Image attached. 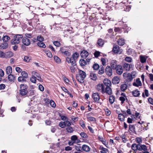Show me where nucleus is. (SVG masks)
Returning a JSON list of instances; mask_svg holds the SVG:
<instances>
[{"instance_id": "nucleus-1", "label": "nucleus", "mask_w": 153, "mask_h": 153, "mask_svg": "<svg viewBox=\"0 0 153 153\" xmlns=\"http://www.w3.org/2000/svg\"><path fill=\"white\" fill-rule=\"evenodd\" d=\"M86 76V74L85 72L79 69L78 70V73L76 74V79L81 83L84 82Z\"/></svg>"}, {"instance_id": "nucleus-2", "label": "nucleus", "mask_w": 153, "mask_h": 153, "mask_svg": "<svg viewBox=\"0 0 153 153\" xmlns=\"http://www.w3.org/2000/svg\"><path fill=\"white\" fill-rule=\"evenodd\" d=\"M23 36L21 35L18 34L14 36L13 39L11 41L12 45H15L19 43L22 38Z\"/></svg>"}, {"instance_id": "nucleus-3", "label": "nucleus", "mask_w": 153, "mask_h": 153, "mask_svg": "<svg viewBox=\"0 0 153 153\" xmlns=\"http://www.w3.org/2000/svg\"><path fill=\"white\" fill-rule=\"evenodd\" d=\"M27 87L26 85L21 84L20 86V94L24 96L26 95L28 92Z\"/></svg>"}, {"instance_id": "nucleus-4", "label": "nucleus", "mask_w": 153, "mask_h": 153, "mask_svg": "<svg viewBox=\"0 0 153 153\" xmlns=\"http://www.w3.org/2000/svg\"><path fill=\"white\" fill-rule=\"evenodd\" d=\"M92 98L95 102L98 103H100V104L101 103L99 102L100 100V96L99 94L97 93H94L92 95Z\"/></svg>"}, {"instance_id": "nucleus-5", "label": "nucleus", "mask_w": 153, "mask_h": 153, "mask_svg": "<svg viewBox=\"0 0 153 153\" xmlns=\"http://www.w3.org/2000/svg\"><path fill=\"white\" fill-rule=\"evenodd\" d=\"M112 51L114 53L120 54L122 52L123 50L122 49L120 48L118 45H116L113 46Z\"/></svg>"}, {"instance_id": "nucleus-6", "label": "nucleus", "mask_w": 153, "mask_h": 153, "mask_svg": "<svg viewBox=\"0 0 153 153\" xmlns=\"http://www.w3.org/2000/svg\"><path fill=\"white\" fill-rule=\"evenodd\" d=\"M71 124L70 122L67 120L60 122L59 124V126L61 128H64L66 126H70Z\"/></svg>"}, {"instance_id": "nucleus-7", "label": "nucleus", "mask_w": 153, "mask_h": 153, "mask_svg": "<svg viewBox=\"0 0 153 153\" xmlns=\"http://www.w3.org/2000/svg\"><path fill=\"white\" fill-rule=\"evenodd\" d=\"M123 76L127 82H130L133 79V78L130 75V73H124L123 74Z\"/></svg>"}, {"instance_id": "nucleus-8", "label": "nucleus", "mask_w": 153, "mask_h": 153, "mask_svg": "<svg viewBox=\"0 0 153 153\" xmlns=\"http://www.w3.org/2000/svg\"><path fill=\"white\" fill-rule=\"evenodd\" d=\"M105 72L108 76H111L113 74L111 68L110 66H107L105 69Z\"/></svg>"}, {"instance_id": "nucleus-9", "label": "nucleus", "mask_w": 153, "mask_h": 153, "mask_svg": "<svg viewBox=\"0 0 153 153\" xmlns=\"http://www.w3.org/2000/svg\"><path fill=\"white\" fill-rule=\"evenodd\" d=\"M66 61L68 63H71L72 65L75 66L76 65L75 60L72 57H67L66 58Z\"/></svg>"}, {"instance_id": "nucleus-10", "label": "nucleus", "mask_w": 153, "mask_h": 153, "mask_svg": "<svg viewBox=\"0 0 153 153\" xmlns=\"http://www.w3.org/2000/svg\"><path fill=\"white\" fill-rule=\"evenodd\" d=\"M114 69L116 70L117 73L119 75H121L123 73V70L122 68V67L121 65H117L116 69Z\"/></svg>"}, {"instance_id": "nucleus-11", "label": "nucleus", "mask_w": 153, "mask_h": 153, "mask_svg": "<svg viewBox=\"0 0 153 153\" xmlns=\"http://www.w3.org/2000/svg\"><path fill=\"white\" fill-rule=\"evenodd\" d=\"M105 87L103 84H99L96 86V89L97 91H100L102 94L104 92Z\"/></svg>"}, {"instance_id": "nucleus-12", "label": "nucleus", "mask_w": 153, "mask_h": 153, "mask_svg": "<svg viewBox=\"0 0 153 153\" xmlns=\"http://www.w3.org/2000/svg\"><path fill=\"white\" fill-rule=\"evenodd\" d=\"M32 76L33 77H35L38 80L41 81L42 80L41 76L40 74H38L37 72L35 71H33L32 72Z\"/></svg>"}, {"instance_id": "nucleus-13", "label": "nucleus", "mask_w": 153, "mask_h": 153, "mask_svg": "<svg viewBox=\"0 0 153 153\" xmlns=\"http://www.w3.org/2000/svg\"><path fill=\"white\" fill-rule=\"evenodd\" d=\"M132 65L131 64H129L128 63H124L123 65L124 69L126 71H129L130 69L132 68Z\"/></svg>"}, {"instance_id": "nucleus-14", "label": "nucleus", "mask_w": 153, "mask_h": 153, "mask_svg": "<svg viewBox=\"0 0 153 153\" xmlns=\"http://www.w3.org/2000/svg\"><path fill=\"white\" fill-rule=\"evenodd\" d=\"M104 92H103L102 94L106 93L107 94L109 95H111L112 94V90L110 87H106L104 89Z\"/></svg>"}, {"instance_id": "nucleus-15", "label": "nucleus", "mask_w": 153, "mask_h": 153, "mask_svg": "<svg viewBox=\"0 0 153 153\" xmlns=\"http://www.w3.org/2000/svg\"><path fill=\"white\" fill-rule=\"evenodd\" d=\"M88 55V52L85 50L82 51L80 53V56L81 57L84 59H85Z\"/></svg>"}, {"instance_id": "nucleus-16", "label": "nucleus", "mask_w": 153, "mask_h": 153, "mask_svg": "<svg viewBox=\"0 0 153 153\" xmlns=\"http://www.w3.org/2000/svg\"><path fill=\"white\" fill-rule=\"evenodd\" d=\"M103 83L104 85L106 87H111V83L110 80L107 79H105L103 80Z\"/></svg>"}, {"instance_id": "nucleus-17", "label": "nucleus", "mask_w": 153, "mask_h": 153, "mask_svg": "<svg viewBox=\"0 0 153 153\" xmlns=\"http://www.w3.org/2000/svg\"><path fill=\"white\" fill-rule=\"evenodd\" d=\"M138 150L139 151H147V146L144 145H141L139 144H138Z\"/></svg>"}, {"instance_id": "nucleus-18", "label": "nucleus", "mask_w": 153, "mask_h": 153, "mask_svg": "<svg viewBox=\"0 0 153 153\" xmlns=\"http://www.w3.org/2000/svg\"><path fill=\"white\" fill-rule=\"evenodd\" d=\"M22 42L23 44L26 46L29 45L30 43V40L26 37H24L22 39Z\"/></svg>"}, {"instance_id": "nucleus-19", "label": "nucleus", "mask_w": 153, "mask_h": 153, "mask_svg": "<svg viewBox=\"0 0 153 153\" xmlns=\"http://www.w3.org/2000/svg\"><path fill=\"white\" fill-rule=\"evenodd\" d=\"M133 85L138 87L142 85V83L139 78L137 79H136V82H134L133 83Z\"/></svg>"}, {"instance_id": "nucleus-20", "label": "nucleus", "mask_w": 153, "mask_h": 153, "mask_svg": "<svg viewBox=\"0 0 153 153\" xmlns=\"http://www.w3.org/2000/svg\"><path fill=\"white\" fill-rule=\"evenodd\" d=\"M120 81L119 78L117 76L114 77L112 80V82L113 84H118Z\"/></svg>"}, {"instance_id": "nucleus-21", "label": "nucleus", "mask_w": 153, "mask_h": 153, "mask_svg": "<svg viewBox=\"0 0 153 153\" xmlns=\"http://www.w3.org/2000/svg\"><path fill=\"white\" fill-rule=\"evenodd\" d=\"M4 58H8L13 56V53L11 51H8L4 53Z\"/></svg>"}, {"instance_id": "nucleus-22", "label": "nucleus", "mask_w": 153, "mask_h": 153, "mask_svg": "<svg viewBox=\"0 0 153 153\" xmlns=\"http://www.w3.org/2000/svg\"><path fill=\"white\" fill-rule=\"evenodd\" d=\"M117 61L116 60H113L111 61L110 64L113 70L116 69L117 67Z\"/></svg>"}, {"instance_id": "nucleus-23", "label": "nucleus", "mask_w": 153, "mask_h": 153, "mask_svg": "<svg viewBox=\"0 0 153 153\" xmlns=\"http://www.w3.org/2000/svg\"><path fill=\"white\" fill-rule=\"evenodd\" d=\"M82 149L83 150L87 152L90 151V148L88 145L84 144L82 145Z\"/></svg>"}, {"instance_id": "nucleus-24", "label": "nucleus", "mask_w": 153, "mask_h": 153, "mask_svg": "<svg viewBox=\"0 0 153 153\" xmlns=\"http://www.w3.org/2000/svg\"><path fill=\"white\" fill-rule=\"evenodd\" d=\"M132 94L134 97H137L140 95V93L138 90H136L132 92Z\"/></svg>"}, {"instance_id": "nucleus-25", "label": "nucleus", "mask_w": 153, "mask_h": 153, "mask_svg": "<svg viewBox=\"0 0 153 153\" xmlns=\"http://www.w3.org/2000/svg\"><path fill=\"white\" fill-rule=\"evenodd\" d=\"M97 44L99 46L102 47L104 44L103 40L101 39H99L97 42Z\"/></svg>"}, {"instance_id": "nucleus-26", "label": "nucleus", "mask_w": 153, "mask_h": 153, "mask_svg": "<svg viewBox=\"0 0 153 153\" xmlns=\"http://www.w3.org/2000/svg\"><path fill=\"white\" fill-rule=\"evenodd\" d=\"M12 72V68L10 66H7L6 69V73L8 74H10Z\"/></svg>"}, {"instance_id": "nucleus-27", "label": "nucleus", "mask_w": 153, "mask_h": 153, "mask_svg": "<svg viewBox=\"0 0 153 153\" xmlns=\"http://www.w3.org/2000/svg\"><path fill=\"white\" fill-rule=\"evenodd\" d=\"M90 76L91 79L95 81L97 79V77L96 74L94 73H91L90 75Z\"/></svg>"}, {"instance_id": "nucleus-28", "label": "nucleus", "mask_w": 153, "mask_h": 153, "mask_svg": "<svg viewBox=\"0 0 153 153\" xmlns=\"http://www.w3.org/2000/svg\"><path fill=\"white\" fill-rule=\"evenodd\" d=\"M127 88V85L126 84H122L120 87V89L121 91H125Z\"/></svg>"}, {"instance_id": "nucleus-29", "label": "nucleus", "mask_w": 153, "mask_h": 153, "mask_svg": "<svg viewBox=\"0 0 153 153\" xmlns=\"http://www.w3.org/2000/svg\"><path fill=\"white\" fill-rule=\"evenodd\" d=\"M8 44L6 42L2 43L0 45L1 48L2 49H5L7 48Z\"/></svg>"}, {"instance_id": "nucleus-30", "label": "nucleus", "mask_w": 153, "mask_h": 153, "mask_svg": "<svg viewBox=\"0 0 153 153\" xmlns=\"http://www.w3.org/2000/svg\"><path fill=\"white\" fill-rule=\"evenodd\" d=\"M105 71V70L104 69V67L103 66H100V69L98 72V73L99 74L101 75L104 73Z\"/></svg>"}, {"instance_id": "nucleus-31", "label": "nucleus", "mask_w": 153, "mask_h": 153, "mask_svg": "<svg viewBox=\"0 0 153 153\" xmlns=\"http://www.w3.org/2000/svg\"><path fill=\"white\" fill-rule=\"evenodd\" d=\"M100 149L101 150L100 151L101 153H107L108 151L107 149L104 148L102 146L100 147Z\"/></svg>"}, {"instance_id": "nucleus-32", "label": "nucleus", "mask_w": 153, "mask_h": 153, "mask_svg": "<svg viewBox=\"0 0 153 153\" xmlns=\"http://www.w3.org/2000/svg\"><path fill=\"white\" fill-rule=\"evenodd\" d=\"M79 63L80 65L82 66H84L87 64L86 62L83 59H81L80 60Z\"/></svg>"}, {"instance_id": "nucleus-33", "label": "nucleus", "mask_w": 153, "mask_h": 153, "mask_svg": "<svg viewBox=\"0 0 153 153\" xmlns=\"http://www.w3.org/2000/svg\"><path fill=\"white\" fill-rule=\"evenodd\" d=\"M131 149L134 151H137L138 150V144L134 143L132 144L131 146Z\"/></svg>"}, {"instance_id": "nucleus-34", "label": "nucleus", "mask_w": 153, "mask_h": 153, "mask_svg": "<svg viewBox=\"0 0 153 153\" xmlns=\"http://www.w3.org/2000/svg\"><path fill=\"white\" fill-rule=\"evenodd\" d=\"M66 129L68 132L69 133H72L73 132L74 130L73 128L70 126H67Z\"/></svg>"}, {"instance_id": "nucleus-35", "label": "nucleus", "mask_w": 153, "mask_h": 153, "mask_svg": "<svg viewBox=\"0 0 153 153\" xmlns=\"http://www.w3.org/2000/svg\"><path fill=\"white\" fill-rule=\"evenodd\" d=\"M44 52L46 53L47 56L49 58H51L53 55L51 51L48 50H45Z\"/></svg>"}, {"instance_id": "nucleus-36", "label": "nucleus", "mask_w": 153, "mask_h": 153, "mask_svg": "<svg viewBox=\"0 0 153 153\" xmlns=\"http://www.w3.org/2000/svg\"><path fill=\"white\" fill-rule=\"evenodd\" d=\"M125 41L123 39H119L117 41L118 44L120 45H123L125 43Z\"/></svg>"}, {"instance_id": "nucleus-37", "label": "nucleus", "mask_w": 153, "mask_h": 153, "mask_svg": "<svg viewBox=\"0 0 153 153\" xmlns=\"http://www.w3.org/2000/svg\"><path fill=\"white\" fill-rule=\"evenodd\" d=\"M129 128L132 132L134 133L135 131V126L134 125H129Z\"/></svg>"}, {"instance_id": "nucleus-38", "label": "nucleus", "mask_w": 153, "mask_h": 153, "mask_svg": "<svg viewBox=\"0 0 153 153\" xmlns=\"http://www.w3.org/2000/svg\"><path fill=\"white\" fill-rule=\"evenodd\" d=\"M8 79L9 81L10 82L14 81L15 79V76L14 75L11 74H10L8 76Z\"/></svg>"}, {"instance_id": "nucleus-39", "label": "nucleus", "mask_w": 153, "mask_h": 153, "mask_svg": "<svg viewBox=\"0 0 153 153\" xmlns=\"http://www.w3.org/2000/svg\"><path fill=\"white\" fill-rule=\"evenodd\" d=\"M118 118L119 120L123 122L124 120V116L123 114H119Z\"/></svg>"}, {"instance_id": "nucleus-40", "label": "nucleus", "mask_w": 153, "mask_h": 153, "mask_svg": "<svg viewBox=\"0 0 153 153\" xmlns=\"http://www.w3.org/2000/svg\"><path fill=\"white\" fill-rule=\"evenodd\" d=\"M115 100V97L113 96H110L109 98V101L111 104H112Z\"/></svg>"}, {"instance_id": "nucleus-41", "label": "nucleus", "mask_w": 153, "mask_h": 153, "mask_svg": "<svg viewBox=\"0 0 153 153\" xmlns=\"http://www.w3.org/2000/svg\"><path fill=\"white\" fill-rule=\"evenodd\" d=\"M37 45L39 47L43 48H45L46 47V45L45 44L42 42H39L37 43Z\"/></svg>"}, {"instance_id": "nucleus-42", "label": "nucleus", "mask_w": 153, "mask_h": 153, "mask_svg": "<svg viewBox=\"0 0 153 153\" xmlns=\"http://www.w3.org/2000/svg\"><path fill=\"white\" fill-rule=\"evenodd\" d=\"M79 56V54L77 52H75L73 54L72 58H74V60H75L76 59H77Z\"/></svg>"}, {"instance_id": "nucleus-43", "label": "nucleus", "mask_w": 153, "mask_h": 153, "mask_svg": "<svg viewBox=\"0 0 153 153\" xmlns=\"http://www.w3.org/2000/svg\"><path fill=\"white\" fill-rule=\"evenodd\" d=\"M53 58L54 60L56 63H60L61 61V59L58 56H54Z\"/></svg>"}, {"instance_id": "nucleus-44", "label": "nucleus", "mask_w": 153, "mask_h": 153, "mask_svg": "<svg viewBox=\"0 0 153 153\" xmlns=\"http://www.w3.org/2000/svg\"><path fill=\"white\" fill-rule=\"evenodd\" d=\"M10 37L7 36H4L3 37V40L4 42H6L10 40Z\"/></svg>"}, {"instance_id": "nucleus-45", "label": "nucleus", "mask_w": 153, "mask_h": 153, "mask_svg": "<svg viewBox=\"0 0 153 153\" xmlns=\"http://www.w3.org/2000/svg\"><path fill=\"white\" fill-rule=\"evenodd\" d=\"M21 74L22 76L24 78H27L28 77V74L25 71L22 72Z\"/></svg>"}, {"instance_id": "nucleus-46", "label": "nucleus", "mask_w": 153, "mask_h": 153, "mask_svg": "<svg viewBox=\"0 0 153 153\" xmlns=\"http://www.w3.org/2000/svg\"><path fill=\"white\" fill-rule=\"evenodd\" d=\"M146 59L143 56H140V61L142 63H144L146 61Z\"/></svg>"}, {"instance_id": "nucleus-47", "label": "nucleus", "mask_w": 153, "mask_h": 153, "mask_svg": "<svg viewBox=\"0 0 153 153\" xmlns=\"http://www.w3.org/2000/svg\"><path fill=\"white\" fill-rule=\"evenodd\" d=\"M99 67V65L97 63L94 64L93 66V68L95 70H98L100 68Z\"/></svg>"}, {"instance_id": "nucleus-48", "label": "nucleus", "mask_w": 153, "mask_h": 153, "mask_svg": "<svg viewBox=\"0 0 153 153\" xmlns=\"http://www.w3.org/2000/svg\"><path fill=\"white\" fill-rule=\"evenodd\" d=\"M37 39L39 42H42L43 41L44 38L43 37L41 36H39L37 37Z\"/></svg>"}, {"instance_id": "nucleus-49", "label": "nucleus", "mask_w": 153, "mask_h": 153, "mask_svg": "<svg viewBox=\"0 0 153 153\" xmlns=\"http://www.w3.org/2000/svg\"><path fill=\"white\" fill-rule=\"evenodd\" d=\"M80 135L82 137L84 138H87L88 137L87 134L84 132H81Z\"/></svg>"}, {"instance_id": "nucleus-50", "label": "nucleus", "mask_w": 153, "mask_h": 153, "mask_svg": "<svg viewBox=\"0 0 153 153\" xmlns=\"http://www.w3.org/2000/svg\"><path fill=\"white\" fill-rule=\"evenodd\" d=\"M35 20H36V22L38 21V19H33L30 20H29L28 22L29 25L30 26H31L32 24V22L33 23V22H35Z\"/></svg>"}, {"instance_id": "nucleus-51", "label": "nucleus", "mask_w": 153, "mask_h": 153, "mask_svg": "<svg viewBox=\"0 0 153 153\" xmlns=\"http://www.w3.org/2000/svg\"><path fill=\"white\" fill-rule=\"evenodd\" d=\"M53 44L57 47H59L60 46V43L58 41H54L53 42Z\"/></svg>"}, {"instance_id": "nucleus-52", "label": "nucleus", "mask_w": 153, "mask_h": 153, "mask_svg": "<svg viewBox=\"0 0 153 153\" xmlns=\"http://www.w3.org/2000/svg\"><path fill=\"white\" fill-rule=\"evenodd\" d=\"M125 60L127 62H131L132 61V59L130 57L127 56L125 58Z\"/></svg>"}, {"instance_id": "nucleus-53", "label": "nucleus", "mask_w": 153, "mask_h": 153, "mask_svg": "<svg viewBox=\"0 0 153 153\" xmlns=\"http://www.w3.org/2000/svg\"><path fill=\"white\" fill-rule=\"evenodd\" d=\"M66 48L65 46L62 47L60 48V51L61 53L62 54L64 53V52L67 50L66 49Z\"/></svg>"}, {"instance_id": "nucleus-54", "label": "nucleus", "mask_w": 153, "mask_h": 153, "mask_svg": "<svg viewBox=\"0 0 153 153\" xmlns=\"http://www.w3.org/2000/svg\"><path fill=\"white\" fill-rule=\"evenodd\" d=\"M120 97L119 99L121 101V104H123L125 100V97Z\"/></svg>"}, {"instance_id": "nucleus-55", "label": "nucleus", "mask_w": 153, "mask_h": 153, "mask_svg": "<svg viewBox=\"0 0 153 153\" xmlns=\"http://www.w3.org/2000/svg\"><path fill=\"white\" fill-rule=\"evenodd\" d=\"M30 60V58L27 56H25L24 57V60L26 62H28Z\"/></svg>"}, {"instance_id": "nucleus-56", "label": "nucleus", "mask_w": 153, "mask_h": 153, "mask_svg": "<svg viewBox=\"0 0 153 153\" xmlns=\"http://www.w3.org/2000/svg\"><path fill=\"white\" fill-rule=\"evenodd\" d=\"M36 79L35 77L32 76L30 78V80L32 82L35 83L36 81Z\"/></svg>"}, {"instance_id": "nucleus-57", "label": "nucleus", "mask_w": 153, "mask_h": 153, "mask_svg": "<svg viewBox=\"0 0 153 153\" xmlns=\"http://www.w3.org/2000/svg\"><path fill=\"white\" fill-rule=\"evenodd\" d=\"M87 118L88 121H95L96 120L95 118L94 117H88Z\"/></svg>"}, {"instance_id": "nucleus-58", "label": "nucleus", "mask_w": 153, "mask_h": 153, "mask_svg": "<svg viewBox=\"0 0 153 153\" xmlns=\"http://www.w3.org/2000/svg\"><path fill=\"white\" fill-rule=\"evenodd\" d=\"M63 54L66 56H69L71 55V53L70 52L68 51L67 50H66L64 53H63Z\"/></svg>"}, {"instance_id": "nucleus-59", "label": "nucleus", "mask_w": 153, "mask_h": 153, "mask_svg": "<svg viewBox=\"0 0 153 153\" xmlns=\"http://www.w3.org/2000/svg\"><path fill=\"white\" fill-rule=\"evenodd\" d=\"M71 139L73 141H75L78 139V137L76 135H74L71 137Z\"/></svg>"}, {"instance_id": "nucleus-60", "label": "nucleus", "mask_w": 153, "mask_h": 153, "mask_svg": "<svg viewBox=\"0 0 153 153\" xmlns=\"http://www.w3.org/2000/svg\"><path fill=\"white\" fill-rule=\"evenodd\" d=\"M101 60L103 65H105L106 63V59H105L104 58H101Z\"/></svg>"}, {"instance_id": "nucleus-61", "label": "nucleus", "mask_w": 153, "mask_h": 153, "mask_svg": "<svg viewBox=\"0 0 153 153\" xmlns=\"http://www.w3.org/2000/svg\"><path fill=\"white\" fill-rule=\"evenodd\" d=\"M18 81L19 82L24 81H25V79L23 76H19L18 78Z\"/></svg>"}, {"instance_id": "nucleus-62", "label": "nucleus", "mask_w": 153, "mask_h": 153, "mask_svg": "<svg viewBox=\"0 0 153 153\" xmlns=\"http://www.w3.org/2000/svg\"><path fill=\"white\" fill-rule=\"evenodd\" d=\"M136 141H137V143L140 144V143L142 142V140L140 138L137 137L136 138Z\"/></svg>"}, {"instance_id": "nucleus-63", "label": "nucleus", "mask_w": 153, "mask_h": 153, "mask_svg": "<svg viewBox=\"0 0 153 153\" xmlns=\"http://www.w3.org/2000/svg\"><path fill=\"white\" fill-rule=\"evenodd\" d=\"M50 104L51 106L53 107H55L56 106V104L55 102L52 100H51Z\"/></svg>"}, {"instance_id": "nucleus-64", "label": "nucleus", "mask_w": 153, "mask_h": 153, "mask_svg": "<svg viewBox=\"0 0 153 153\" xmlns=\"http://www.w3.org/2000/svg\"><path fill=\"white\" fill-rule=\"evenodd\" d=\"M148 100L149 103L153 105V99L151 97H149L148 98Z\"/></svg>"}]
</instances>
